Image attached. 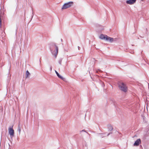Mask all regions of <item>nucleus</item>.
Segmentation results:
<instances>
[{
    "instance_id": "nucleus-24",
    "label": "nucleus",
    "mask_w": 149,
    "mask_h": 149,
    "mask_svg": "<svg viewBox=\"0 0 149 149\" xmlns=\"http://www.w3.org/2000/svg\"><path fill=\"white\" fill-rule=\"evenodd\" d=\"M141 0V1H144V0Z\"/></svg>"
},
{
    "instance_id": "nucleus-17",
    "label": "nucleus",
    "mask_w": 149,
    "mask_h": 149,
    "mask_svg": "<svg viewBox=\"0 0 149 149\" xmlns=\"http://www.w3.org/2000/svg\"><path fill=\"white\" fill-rule=\"evenodd\" d=\"M86 132L87 134H88V132H86V131L84 130H81V132Z\"/></svg>"
},
{
    "instance_id": "nucleus-20",
    "label": "nucleus",
    "mask_w": 149,
    "mask_h": 149,
    "mask_svg": "<svg viewBox=\"0 0 149 149\" xmlns=\"http://www.w3.org/2000/svg\"><path fill=\"white\" fill-rule=\"evenodd\" d=\"M32 18L33 17V15H34V14H33V12L32 13Z\"/></svg>"
},
{
    "instance_id": "nucleus-3",
    "label": "nucleus",
    "mask_w": 149,
    "mask_h": 149,
    "mask_svg": "<svg viewBox=\"0 0 149 149\" xmlns=\"http://www.w3.org/2000/svg\"><path fill=\"white\" fill-rule=\"evenodd\" d=\"M99 38L102 40L109 41L111 42H112V38L109 37L106 35L101 34L99 36Z\"/></svg>"
},
{
    "instance_id": "nucleus-18",
    "label": "nucleus",
    "mask_w": 149,
    "mask_h": 149,
    "mask_svg": "<svg viewBox=\"0 0 149 149\" xmlns=\"http://www.w3.org/2000/svg\"><path fill=\"white\" fill-rule=\"evenodd\" d=\"M50 71H52V66H50Z\"/></svg>"
},
{
    "instance_id": "nucleus-10",
    "label": "nucleus",
    "mask_w": 149,
    "mask_h": 149,
    "mask_svg": "<svg viewBox=\"0 0 149 149\" xmlns=\"http://www.w3.org/2000/svg\"><path fill=\"white\" fill-rule=\"evenodd\" d=\"M26 78H27L29 77V75H30V73L29 72L28 70H26Z\"/></svg>"
},
{
    "instance_id": "nucleus-16",
    "label": "nucleus",
    "mask_w": 149,
    "mask_h": 149,
    "mask_svg": "<svg viewBox=\"0 0 149 149\" xmlns=\"http://www.w3.org/2000/svg\"><path fill=\"white\" fill-rule=\"evenodd\" d=\"M117 38H112V42H113V41H115L116 40V39Z\"/></svg>"
},
{
    "instance_id": "nucleus-7",
    "label": "nucleus",
    "mask_w": 149,
    "mask_h": 149,
    "mask_svg": "<svg viewBox=\"0 0 149 149\" xmlns=\"http://www.w3.org/2000/svg\"><path fill=\"white\" fill-rule=\"evenodd\" d=\"M136 0H128L126 1V3L132 5L134 4L135 3Z\"/></svg>"
},
{
    "instance_id": "nucleus-8",
    "label": "nucleus",
    "mask_w": 149,
    "mask_h": 149,
    "mask_svg": "<svg viewBox=\"0 0 149 149\" xmlns=\"http://www.w3.org/2000/svg\"><path fill=\"white\" fill-rule=\"evenodd\" d=\"M111 132L109 133V134L106 135V133H99L98 136L101 138H102L106 136H108L110 134H111Z\"/></svg>"
},
{
    "instance_id": "nucleus-22",
    "label": "nucleus",
    "mask_w": 149,
    "mask_h": 149,
    "mask_svg": "<svg viewBox=\"0 0 149 149\" xmlns=\"http://www.w3.org/2000/svg\"><path fill=\"white\" fill-rule=\"evenodd\" d=\"M103 28H102V29H101V30H103Z\"/></svg>"
},
{
    "instance_id": "nucleus-19",
    "label": "nucleus",
    "mask_w": 149,
    "mask_h": 149,
    "mask_svg": "<svg viewBox=\"0 0 149 149\" xmlns=\"http://www.w3.org/2000/svg\"><path fill=\"white\" fill-rule=\"evenodd\" d=\"M78 49L79 50L80 49V47H79V46H78Z\"/></svg>"
},
{
    "instance_id": "nucleus-9",
    "label": "nucleus",
    "mask_w": 149,
    "mask_h": 149,
    "mask_svg": "<svg viewBox=\"0 0 149 149\" xmlns=\"http://www.w3.org/2000/svg\"><path fill=\"white\" fill-rule=\"evenodd\" d=\"M55 72L57 76L60 79H62L63 80H64V78L63 77L60 75L58 72L56 71L55 70Z\"/></svg>"
},
{
    "instance_id": "nucleus-11",
    "label": "nucleus",
    "mask_w": 149,
    "mask_h": 149,
    "mask_svg": "<svg viewBox=\"0 0 149 149\" xmlns=\"http://www.w3.org/2000/svg\"><path fill=\"white\" fill-rule=\"evenodd\" d=\"M21 131V127L19 124V125H18L17 131L19 132V134H20V133Z\"/></svg>"
},
{
    "instance_id": "nucleus-23",
    "label": "nucleus",
    "mask_w": 149,
    "mask_h": 149,
    "mask_svg": "<svg viewBox=\"0 0 149 149\" xmlns=\"http://www.w3.org/2000/svg\"><path fill=\"white\" fill-rule=\"evenodd\" d=\"M140 37H141V38H143V37H142V36H140Z\"/></svg>"
},
{
    "instance_id": "nucleus-25",
    "label": "nucleus",
    "mask_w": 149,
    "mask_h": 149,
    "mask_svg": "<svg viewBox=\"0 0 149 149\" xmlns=\"http://www.w3.org/2000/svg\"><path fill=\"white\" fill-rule=\"evenodd\" d=\"M62 40H63L62 39H61V41H62Z\"/></svg>"
},
{
    "instance_id": "nucleus-15",
    "label": "nucleus",
    "mask_w": 149,
    "mask_h": 149,
    "mask_svg": "<svg viewBox=\"0 0 149 149\" xmlns=\"http://www.w3.org/2000/svg\"><path fill=\"white\" fill-rule=\"evenodd\" d=\"M61 62H62V60L61 59H60L58 61V63L60 65L61 64Z\"/></svg>"
},
{
    "instance_id": "nucleus-4",
    "label": "nucleus",
    "mask_w": 149,
    "mask_h": 149,
    "mask_svg": "<svg viewBox=\"0 0 149 149\" xmlns=\"http://www.w3.org/2000/svg\"><path fill=\"white\" fill-rule=\"evenodd\" d=\"M119 87L120 89L124 92H126L127 91V87L123 82H121L119 85Z\"/></svg>"
},
{
    "instance_id": "nucleus-2",
    "label": "nucleus",
    "mask_w": 149,
    "mask_h": 149,
    "mask_svg": "<svg viewBox=\"0 0 149 149\" xmlns=\"http://www.w3.org/2000/svg\"><path fill=\"white\" fill-rule=\"evenodd\" d=\"M74 3L73 1H69L65 3L62 6L61 8L62 10H64L71 7L73 5Z\"/></svg>"
},
{
    "instance_id": "nucleus-12",
    "label": "nucleus",
    "mask_w": 149,
    "mask_h": 149,
    "mask_svg": "<svg viewBox=\"0 0 149 149\" xmlns=\"http://www.w3.org/2000/svg\"><path fill=\"white\" fill-rule=\"evenodd\" d=\"M108 128L109 131H111L112 130V126L111 125H108Z\"/></svg>"
},
{
    "instance_id": "nucleus-14",
    "label": "nucleus",
    "mask_w": 149,
    "mask_h": 149,
    "mask_svg": "<svg viewBox=\"0 0 149 149\" xmlns=\"http://www.w3.org/2000/svg\"><path fill=\"white\" fill-rule=\"evenodd\" d=\"M101 85L102 87H104L105 86L104 84L102 82H101Z\"/></svg>"
},
{
    "instance_id": "nucleus-5",
    "label": "nucleus",
    "mask_w": 149,
    "mask_h": 149,
    "mask_svg": "<svg viewBox=\"0 0 149 149\" xmlns=\"http://www.w3.org/2000/svg\"><path fill=\"white\" fill-rule=\"evenodd\" d=\"M9 134H10L11 137H12L14 135V131L13 129V126L12 127H10L9 129Z\"/></svg>"
},
{
    "instance_id": "nucleus-21",
    "label": "nucleus",
    "mask_w": 149,
    "mask_h": 149,
    "mask_svg": "<svg viewBox=\"0 0 149 149\" xmlns=\"http://www.w3.org/2000/svg\"><path fill=\"white\" fill-rule=\"evenodd\" d=\"M134 51H132V52H131V53L132 54L133 53H134Z\"/></svg>"
},
{
    "instance_id": "nucleus-13",
    "label": "nucleus",
    "mask_w": 149,
    "mask_h": 149,
    "mask_svg": "<svg viewBox=\"0 0 149 149\" xmlns=\"http://www.w3.org/2000/svg\"><path fill=\"white\" fill-rule=\"evenodd\" d=\"M102 72V71L100 70H97L96 71V72L97 73H98V72Z\"/></svg>"
},
{
    "instance_id": "nucleus-1",
    "label": "nucleus",
    "mask_w": 149,
    "mask_h": 149,
    "mask_svg": "<svg viewBox=\"0 0 149 149\" xmlns=\"http://www.w3.org/2000/svg\"><path fill=\"white\" fill-rule=\"evenodd\" d=\"M49 46V49L52 54L54 56L55 58H56L58 54V47L54 43L50 44Z\"/></svg>"
},
{
    "instance_id": "nucleus-6",
    "label": "nucleus",
    "mask_w": 149,
    "mask_h": 149,
    "mask_svg": "<svg viewBox=\"0 0 149 149\" xmlns=\"http://www.w3.org/2000/svg\"><path fill=\"white\" fill-rule=\"evenodd\" d=\"M141 142V141L140 139H137L135 141L133 144L134 146H137L139 145Z\"/></svg>"
}]
</instances>
